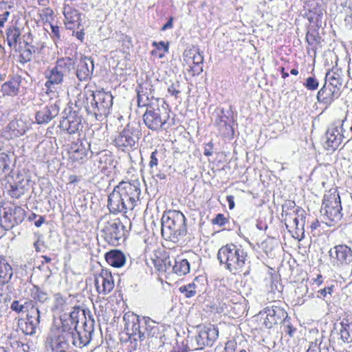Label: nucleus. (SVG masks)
<instances>
[{
    "label": "nucleus",
    "instance_id": "1",
    "mask_svg": "<svg viewBox=\"0 0 352 352\" xmlns=\"http://www.w3.org/2000/svg\"><path fill=\"white\" fill-rule=\"evenodd\" d=\"M186 217L177 210L164 212L161 219V234L162 237L174 243L186 234Z\"/></svg>",
    "mask_w": 352,
    "mask_h": 352
},
{
    "label": "nucleus",
    "instance_id": "2",
    "mask_svg": "<svg viewBox=\"0 0 352 352\" xmlns=\"http://www.w3.org/2000/svg\"><path fill=\"white\" fill-rule=\"evenodd\" d=\"M217 258L221 264L234 274L243 272L245 265L250 263L247 252L241 246L233 243L222 246L218 251Z\"/></svg>",
    "mask_w": 352,
    "mask_h": 352
},
{
    "label": "nucleus",
    "instance_id": "3",
    "mask_svg": "<svg viewBox=\"0 0 352 352\" xmlns=\"http://www.w3.org/2000/svg\"><path fill=\"white\" fill-rule=\"evenodd\" d=\"M74 62L69 57L62 58L57 60L54 67L45 72V78L47 79L45 86L47 91L54 88L55 85H60L65 76H67L74 69Z\"/></svg>",
    "mask_w": 352,
    "mask_h": 352
},
{
    "label": "nucleus",
    "instance_id": "4",
    "mask_svg": "<svg viewBox=\"0 0 352 352\" xmlns=\"http://www.w3.org/2000/svg\"><path fill=\"white\" fill-rule=\"evenodd\" d=\"M340 197L337 193H331L324 196L320 213L325 223L331 226L338 222L342 217Z\"/></svg>",
    "mask_w": 352,
    "mask_h": 352
},
{
    "label": "nucleus",
    "instance_id": "5",
    "mask_svg": "<svg viewBox=\"0 0 352 352\" xmlns=\"http://www.w3.org/2000/svg\"><path fill=\"white\" fill-rule=\"evenodd\" d=\"M102 236L109 244L116 245L119 241L124 238L125 230L119 219H111L109 217H103L100 221Z\"/></svg>",
    "mask_w": 352,
    "mask_h": 352
},
{
    "label": "nucleus",
    "instance_id": "6",
    "mask_svg": "<svg viewBox=\"0 0 352 352\" xmlns=\"http://www.w3.org/2000/svg\"><path fill=\"white\" fill-rule=\"evenodd\" d=\"M116 188L126 202L129 210H132L140 201V182L138 179L130 182L123 181L120 182Z\"/></svg>",
    "mask_w": 352,
    "mask_h": 352
},
{
    "label": "nucleus",
    "instance_id": "7",
    "mask_svg": "<svg viewBox=\"0 0 352 352\" xmlns=\"http://www.w3.org/2000/svg\"><path fill=\"white\" fill-rule=\"evenodd\" d=\"M91 96L92 101L91 105L87 106V111L95 115H105L109 113L113 104V96L110 93L98 90L93 91Z\"/></svg>",
    "mask_w": 352,
    "mask_h": 352
},
{
    "label": "nucleus",
    "instance_id": "8",
    "mask_svg": "<svg viewBox=\"0 0 352 352\" xmlns=\"http://www.w3.org/2000/svg\"><path fill=\"white\" fill-rule=\"evenodd\" d=\"M140 138L138 129L129 124L114 139L115 145L123 151H130L137 145Z\"/></svg>",
    "mask_w": 352,
    "mask_h": 352
},
{
    "label": "nucleus",
    "instance_id": "9",
    "mask_svg": "<svg viewBox=\"0 0 352 352\" xmlns=\"http://www.w3.org/2000/svg\"><path fill=\"white\" fill-rule=\"evenodd\" d=\"M65 329H60L58 326L54 325L50 329L47 338V342L52 351H65L71 342L72 333H67Z\"/></svg>",
    "mask_w": 352,
    "mask_h": 352
},
{
    "label": "nucleus",
    "instance_id": "10",
    "mask_svg": "<svg viewBox=\"0 0 352 352\" xmlns=\"http://www.w3.org/2000/svg\"><path fill=\"white\" fill-rule=\"evenodd\" d=\"M343 120H335L328 127L325 134L324 148L329 151H335L342 142L343 135L340 129H342Z\"/></svg>",
    "mask_w": 352,
    "mask_h": 352
},
{
    "label": "nucleus",
    "instance_id": "11",
    "mask_svg": "<svg viewBox=\"0 0 352 352\" xmlns=\"http://www.w3.org/2000/svg\"><path fill=\"white\" fill-rule=\"evenodd\" d=\"M94 331V321L93 320H85L82 330H76L72 333L71 338L72 344L76 347L82 348L87 346L91 341Z\"/></svg>",
    "mask_w": 352,
    "mask_h": 352
},
{
    "label": "nucleus",
    "instance_id": "12",
    "mask_svg": "<svg viewBox=\"0 0 352 352\" xmlns=\"http://www.w3.org/2000/svg\"><path fill=\"white\" fill-rule=\"evenodd\" d=\"M141 322L138 318H133L131 322L126 323L124 332L126 336V338H121V340L123 342H129V348L131 351L136 350L140 346L139 336H140L141 331Z\"/></svg>",
    "mask_w": 352,
    "mask_h": 352
},
{
    "label": "nucleus",
    "instance_id": "13",
    "mask_svg": "<svg viewBox=\"0 0 352 352\" xmlns=\"http://www.w3.org/2000/svg\"><path fill=\"white\" fill-rule=\"evenodd\" d=\"M329 254L333 265H347L352 263V250L346 245H338L331 248Z\"/></svg>",
    "mask_w": 352,
    "mask_h": 352
},
{
    "label": "nucleus",
    "instance_id": "14",
    "mask_svg": "<svg viewBox=\"0 0 352 352\" xmlns=\"http://www.w3.org/2000/svg\"><path fill=\"white\" fill-rule=\"evenodd\" d=\"M264 312L266 314L264 324L267 329H271L278 323L288 322L287 313L280 306L273 305L271 307H267L265 308Z\"/></svg>",
    "mask_w": 352,
    "mask_h": 352
},
{
    "label": "nucleus",
    "instance_id": "15",
    "mask_svg": "<svg viewBox=\"0 0 352 352\" xmlns=\"http://www.w3.org/2000/svg\"><path fill=\"white\" fill-rule=\"evenodd\" d=\"M285 221L286 228L290 232L292 230H294L297 234L300 232H303L305 224V211L300 208H298L292 212H287Z\"/></svg>",
    "mask_w": 352,
    "mask_h": 352
},
{
    "label": "nucleus",
    "instance_id": "16",
    "mask_svg": "<svg viewBox=\"0 0 352 352\" xmlns=\"http://www.w3.org/2000/svg\"><path fill=\"white\" fill-rule=\"evenodd\" d=\"M95 286L99 294L106 296L114 288V280L111 272L102 269L100 273L95 277Z\"/></svg>",
    "mask_w": 352,
    "mask_h": 352
},
{
    "label": "nucleus",
    "instance_id": "17",
    "mask_svg": "<svg viewBox=\"0 0 352 352\" xmlns=\"http://www.w3.org/2000/svg\"><path fill=\"white\" fill-rule=\"evenodd\" d=\"M59 127L69 134H74L82 128V118L76 111H69L60 121Z\"/></svg>",
    "mask_w": 352,
    "mask_h": 352
},
{
    "label": "nucleus",
    "instance_id": "18",
    "mask_svg": "<svg viewBox=\"0 0 352 352\" xmlns=\"http://www.w3.org/2000/svg\"><path fill=\"white\" fill-rule=\"evenodd\" d=\"M60 107L57 102L54 104L47 105L36 112V122L38 124H47L58 115Z\"/></svg>",
    "mask_w": 352,
    "mask_h": 352
},
{
    "label": "nucleus",
    "instance_id": "19",
    "mask_svg": "<svg viewBox=\"0 0 352 352\" xmlns=\"http://www.w3.org/2000/svg\"><path fill=\"white\" fill-rule=\"evenodd\" d=\"M108 208L112 213L126 212L129 210L126 202L118 192L116 186L108 197Z\"/></svg>",
    "mask_w": 352,
    "mask_h": 352
},
{
    "label": "nucleus",
    "instance_id": "20",
    "mask_svg": "<svg viewBox=\"0 0 352 352\" xmlns=\"http://www.w3.org/2000/svg\"><path fill=\"white\" fill-rule=\"evenodd\" d=\"M94 60L91 58L82 56L77 65V78L80 81L90 79L94 72Z\"/></svg>",
    "mask_w": 352,
    "mask_h": 352
},
{
    "label": "nucleus",
    "instance_id": "21",
    "mask_svg": "<svg viewBox=\"0 0 352 352\" xmlns=\"http://www.w3.org/2000/svg\"><path fill=\"white\" fill-rule=\"evenodd\" d=\"M90 144L87 140H78L72 144L69 151L70 158L74 161H81L87 158Z\"/></svg>",
    "mask_w": 352,
    "mask_h": 352
},
{
    "label": "nucleus",
    "instance_id": "22",
    "mask_svg": "<svg viewBox=\"0 0 352 352\" xmlns=\"http://www.w3.org/2000/svg\"><path fill=\"white\" fill-rule=\"evenodd\" d=\"M219 336V331L215 327H204L196 336L198 346H212Z\"/></svg>",
    "mask_w": 352,
    "mask_h": 352
},
{
    "label": "nucleus",
    "instance_id": "23",
    "mask_svg": "<svg viewBox=\"0 0 352 352\" xmlns=\"http://www.w3.org/2000/svg\"><path fill=\"white\" fill-rule=\"evenodd\" d=\"M340 95V92L338 90V88H333L330 85L324 84L323 87L317 94V99L320 102L331 104Z\"/></svg>",
    "mask_w": 352,
    "mask_h": 352
},
{
    "label": "nucleus",
    "instance_id": "24",
    "mask_svg": "<svg viewBox=\"0 0 352 352\" xmlns=\"http://www.w3.org/2000/svg\"><path fill=\"white\" fill-rule=\"evenodd\" d=\"M65 23L68 29H74L79 25L80 14L78 12L70 6L64 8Z\"/></svg>",
    "mask_w": 352,
    "mask_h": 352
},
{
    "label": "nucleus",
    "instance_id": "25",
    "mask_svg": "<svg viewBox=\"0 0 352 352\" xmlns=\"http://www.w3.org/2000/svg\"><path fill=\"white\" fill-rule=\"evenodd\" d=\"M154 233L152 232L151 236H148L144 239V243L146 244V247L144 249L145 254V262L146 265L150 267V272L153 274V265H154V250H153V239Z\"/></svg>",
    "mask_w": 352,
    "mask_h": 352
},
{
    "label": "nucleus",
    "instance_id": "26",
    "mask_svg": "<svg viewBox=\"0 0 352 352\" xmlns=\"http://www.w3.org/2000/svg\"><path fill=\"white\" fill-rule=\"evenodd\" d=\"M21 84V78L15 76L9 81L6 82L1 86V91L3 95L15 96L18 94Z\"/></svg>",
    "mask_w": 352,
    "mask_h": 352
},
{
    "label": "nucleus",
    "instance_id": "27",
    "mask_svg": "<svg viewBox=\"0 0 352 352\" xmlns=\"http://www.w3.org/2000/svg\"><path fill=\"white\" fill-rule=\"evenodd\" d=\"M107 262L114 267H120L126 261L124 254L120 250H111L105 254Z\"/></svg>",
    "mask_w": 352,
    "mask_h": 352
},
{
    "label": "nucleus",
    "instance_id": "28",
    "mask_svg": "<svg viewBox=\"0 0 352 352\" xmlns=\"http://www.w3.org/2000/svg\"><path fill=\"white\" fill-rule=\"evenodd\" d=\"M340 333L344 342H351L352 341V316H347L344 318L341 322Z\"/></svg>",
    "mask_w": 352,
    "mask_h": 352
},
{
    "label": "nucleus",
    "instance_id": "29",
    "mask_svg": "<svg viewBox=\"0 0 352 352\" xmlns=\"http://www.w3.org/2000/svg\"><path fill=\"white\" fill-rule=\"evenodd\" d=\"M150 162L148 166L146 168L142 170V179L146 186V190L148 192V188H152L154 182V175L152 168L154 166V151H152L150 155Z\"/></svg>",
    "mask_w": 352,
    "mask_h": 352
},
{
    "label": "nucleus",
    "instance_id": "30",
    "mask_svg": "<svg viewBox=\"0 0 352 352\" xmlns=\"http://www.w3.org/2000/svg\"><path fill=\"white\" fill-rule=\"evenodd\" d=\"M141 323V331L139 339L144 340L146 338H153L154 334L153 333L154 320L150 318L143 317L140 320Z\"/></svg>",
    "mask_w": 352,
    "mask_h": 352
},
{
    "label": "nucleus",
    "instance_id": "31",
    "mask_svg": "<svg viewBox=\"0 0 352 352\" xmlns=\"http://www.w3.org/2000/svg\"><path fill=\"white\" fill-rule=\"evenodd\" d=\"M147 102L143 103V106L146 107V110L143 115L144 124L151 129L152 131H154V108L152 105V102L149 101V98L146 96Z\"/></svg>",
    "mask_w": 352,
    "mask_h": 352
},
{
    "label": "nucleus",
    "instance_id": "32",
    "mask_svg": "<svg viewBox=\"0 0 352 352\" xmlns=\"http://www.w3.org/2000/svg\"><path fill=\"white\" fill-rule=\"evenodd\" d=\"M170 272L179 276L186 275L190 272V264L187 259L178 258L174 260V265H171Z\"/></svg>",
    "mask_w": 352,
    "mask_h": 352
},
{
    "label": "nucleus",
    "instance_id": "33",
    "mask_svg": "<svg viewBox=\"0 0 352 352\" xmlns=\"http://www.w3.org/2000/svg\"><path fill=\"white\" fill-rule=\"evenodd\" d=\"M12 269L6 261L0 257V285L9 282L12 276Z\"/></svg>",
    "mask_w": 352,
    "mask_h": 352
},
{
    "label": "nucleus",
    "instance_id": "34",
    "mask_svg": "<svg viewBox=\"0 0 352 352\" xmlns=\"http://www.w3.org/2000/svg\"><path fill=\"white\" fill-rule=\"evenodd\" d=\"M96 161L98 162V168L105 170L113 164V159L111 152L109 151H102L98 153L96 155Z\"/></svg>",
    "mask_w": 352,
    "mask_h": 352
},
{
    "label": "nucleus",
    "instance_id": "35",
    "mask_svg": "<svg viewBox=\"0 0 352 352\" xmlns=\"http://www.w3.org/2000/svg\"><path fill=\"white\" fill-rule=\"evenodd\" d=\"M155 270L160 272H170L171 261L166 254L162 257L155 255Z\"/></svg>",
    "mask_w": 352,
    "mask_h": 352
},
{
    "label": "nucleus",
    "instance_id": "36",
    "mask_svg": "<svg viewBox=\"0 0 352 352\" xmlns=\"http://www.w3.org/2000/svg\"><path fill=\"white\" fill-rule=\"evenodd\" d=\"M12 158L11 156L4 152L0 153V172L9 175L12 172Z\"/></svg>",
    "mask_w": 352,
    "mask_h": 352
},
{
    "label": "nucleus",
    "instance_id": "37",
    "mask_svg": "<svg viewBox=\"0 0 352 352\" xmlns=\"http://www.w3.org/2000/svg\"><path fill=\"white\" fill-rule=\"evenodd\" d=\"M21 32L18 28L13 27L7 30V41L9 47L14 49L16 47Z\"/></svg>",
    "mask_w": 352,
    "mask_h": 352
},
{
    "label": "nucleus",
    "instance_id": "38",
    "mask_svg": "<svg viewBox=\"0 0 352 352\" xmlns=\"http://www.w3.org/2000/svg\"><path fill=\"white\" fill-rule=\"evenodd\" d=\"M184 57L192 59L194 65L202 64L204 61V56L199 52L197 48L186 50L183 54Z\"/></svg>",
    "mask_w": 352,
    "mask_h": 352
},
{
    "label": "nucleus",
    "instance_id": "39",
    "mask_svg": "<svg viewBox=\"0 0 352 352\" xmlns=\"http://www.w3.org/2000/svg\"><path fill=\"white\" fill-rule=\"evenodd\" d=\"M324 84L330 85L333 88H338V90L340 91L342 81L338 74L329 72L326 74Z\"/></svg>",
    "mask_w": 352,
    "mask_h": 352
},
{
    "label": "nucleus",
    "instance_id": "40",
    "mask_svg": "<svg viewBox=\"0 0 352 352\" xmlns=\"http://www.w3.org/2000/svg\"><path fill=\"white\" fill-rule=\"evenodd\" d=\"M39 325L36 324L32 320H28L22 322L20 324V328L22 330V331L26 334L32 336L36 333V331L37 328H38Z\"/></svg>",
    "mask_w": 352,
    "mask_h": 352
},
{
    "label": "nucleus",
    "instance_id": "41",
    "mask_svg": "<svg viewBox=\"0 0 352 352\" xmlns=\"http://www.w3.org/2000/svg\"><path fill=\"white\" fill-rule=\"evenodd\" d=\"M31 296L34 300L42 303L45 302L48 299L47 294L36 285L33 287L31 291Z\"/></svg>",
    "mask_w": 352,
    "mask_h": 352
},
{
    "label": "nucleus",
    "instance_id": "42",
    "mask_svg": "<svg viewBox=\"0 0 352 352\" xmlns=\"http://www.w3.org/2000/svg\"><path fill=\"white\" fill-rule=\"evenodd\" d=\"M60 321L61 326L58 328L64 330L65 329V331H67V333H73L77 330L78 325L73 321L69 322V320L63 316L60 317Z\"/></svg>",
    "mask_w": 352,
    "mask_h": 352
},
{
    "label": "nucleus",
    "instance_id": "43",
    "mask_svg": "<svg viewBox=\"0 0 352 352\" xmlns=\"http://www.w3.org/2000/svg\"><path fill=\"white\" fill-rule=\"evenodd\" d=\"M196 285L195 283H190L186 285L179 287V291L184 294L185 297L191 298L196 294Z\"/></svg>",
    "mask_w": 352,
    "mask_h": 352
},
{
    "label": "nucleus",
    "instance_id": "44",
    "mask_svg": "<svg viewBox=\"0 0 352 352\" xmlns=\"http://www.w3.org/2000/svg\"><path fill=\"white\" fill-rule=\"evenodd\" d=\"M27 320H32L36 324H40L41 322V311L36 307H32L27 314Z\"/></svg>",
    "mask_w": 352,
    "mask_h": 352
},
{
    "label": "nucleus",
    "instance_id": "45",
    "mask_svg": "<svg viewBox=\"0 0 352 352\" xmlns=\"http://www.w3.org/2000/svg\"><path fill=\"white\" fill-rule=\"evenodd\" d=\"M80 312L81 310L79 307H73V310L69 315L64 314L63 316L68 319L69 320V322L73 321V322L78 325Z\"/></svg>",
    "mask_w": 352,
    "mask_h": 352
},
{
    "label": "nucleus",
    "instance_id": "46",
    "mask_svg": "<svg viewBox=\"0 0 352 352\" xmlns=\"http://www.w3.org/2000/svg\"><path fill=\"white\" fill-rule=\"evenodd\" d=\"M25 193V188L21 185L11 186L10 194L11 197L18 199Z\"/></svg>",
    "mask_w": 352,
    "mask_h": 352
},
{
    "label": "nucleus",
    "instance_id": "47",
    "mask_svg": "<svg viewBox=\"0 0 352 352\" xmlns=\"http://www.w3.org/2000/svg\"><path fill=\"white\" fill-rule=\"evenodd\" d=\"M305 87L309 90H316L318 88L319 82L314 76H309L304 83Z\"/></svg>",
    "mask_w": 352,
    "mask_h": 352
},
{
    "label": "nucleus",
    "instance_id": "48",
    "mask_svg": "<svg viewBox=\"0 0 352 352\" xmlns=\"http://www.w3.org/2000/svg\"><path fill=\"white\" fill-rule=\"evenodd\" d=\"M153 209H152V204L151 201H149L147 204V206L146 210H144V219L146 221H151V226L154 223V220H153Z\"/></svg>",
    "mask_w": 352,
    "mask_h": 352
},
{
    "label": "nucleus",
    "instance_id": "49",
    "mask_svg": "<svg viewBox=\"0 0 352 352\" xmlns=\"http://www.w3.org/2000/svg\"><path fill=\"white\" fill-rule=\"evenodd\" d=\"M41 16L43 21L50 23L51 21L53 19L54 12L50 8H46L42 10Z\"/></svg>",
    "mask_w": 352,
    "mask_h": 352
},
{
    "label": "nucleus",
    "instance_id": "50",
    "mask_svg": "<svg viewBox=\"0 0 352 352\" xmlns=\"http://www.w3.org/2000/svg\"><path fill=\"white\" fill-rule=\"evenodd\" d=\"M306 41L309 45H314V43H320V37L317 32H307L306 35Z\"/></svg>",
    "mask_w": 352,
    "mask_h": 352
},
{
    "label": "nucleus",
    "instance_id": "51",
    "mask_svg": "<svg viewBox=\"0 0 352 352\" xmlns=\"http://www.w3.org/2000/svg\"><path fill=\"white\" fill-rule=\"evenodd\" d=\"M168 118V116L166 112L163 114L157 113L155 112V126L160 124L162 127L166 123Z\"/></svg>",
    "mask_w": 352,
    "mask_h": 352
},
{
    "label": "nucleus",
    "instance_id": "52",
    "mask_svg": "<svg viewBox=\"0 0 352 352\" xmlns=\"http://www.w3.org/2000/svg\"><path fill=\"white\" fill-rule=\"evenodd\" d=\"M168 42L160 41L157 43L155 42V56L157 55V51H162L164 52H168Z\"/></svg>",
    "mask_w": 352,
    "mask_h": 352
},
{
    "label": "nucleus",
    "instance_id": "53",
    "mask_svg": "<svg viewBox=\"0 0 352 352\" xmlns=\"http://www.w3.org/2000/svg\"><path fill=\"white\" fill-rule=\"evenodd\" d=\"M212 222L213 224L224 226L228 221L223 214H218L216 217L212 220Z\"/></svg>",
    "mask_w": 352,
    "mask_h": 352
},
{
    "label": "nucleus",
    "instance_id": "54",
    "mask_svg": "<svg viewBox=\"0 0 352 352\" xmlns=\"http://www.w3.org/2000/svg\"><path fill=\"white\" fill-rule=\"evenodd\" d=\"M10 308L16 313L24 311V307L23 304L20 303L19 300H14L10 305Z\"/></svg>",
    "mask_w": 352,
    "mask_h": 352
},
{
    "label": "nucleus",
    "instance_id": "55",
    "mask_svg": "<svg viewBox=\"0 0 352 352\" xmlns=\"http://www.w3.org/2000/svg\"><path fill=\"white\" fill-rule=\"evenodd\" d=\"M284 331L287 333L290 337H293L294 333L296 332V328L293 327L292 324L288 319V322L284 323Z\"/></svg>",
    "mask_w": 352,
    "mask_h": 352
},
{
    "label": "nucleus",
    "instance_id": "56",
    "mask_svg": "<svg viewBox=\"0 0 352 352\" xmlns=\"http://www.w3.org/2000/svg\"><path fill=\"white\" fill-rule=\"evenodd\" d=\"M55 297V306L56 308H60L65 304V300L60 294L54 295Z\"/></svg>",
    "mask_w": 352,
    "mask_h": 352
},
{
    "label": "nucleus",
    "instance_id": "57",
    "mask_svg": "<svg viewBox=\"0 0 352 352\" xmlns=\"http://www.w3.org/2000/svg\"><path fill=\"white\" fill-rule=\"evenodd\" d=\"M213 143L210 142L208 143L204 148V154L206 156H211L212 155Z\"/></svg>",
    "mask_w": 352,
    "mask_h": 352
},
{
    "label": "nucleus",
    "instance_id": "58",
    "mask_svg": "<svg viewBox=\"0 0 352 352\" xmlns=\"http://www.w3.org/2000/svg\"><path fill=\"white\" fill-rule=\"evenodd\" d=\"M144 142L147 148H153V138L150 133L144 137Z\"/></svg>",
    "mask_w": 352,
    "mask_h": 352
},
{
    "label": "nucleus",
    "instance_id": "59",
    "mask_svg": "<svg viewBox=\"0 0 352 352\" xmlns=\"http://www.w3.org/2000/svg\"><path fill=\"white\" fill-rule=\"evenodd\" d=\"M333 286L331 285L330 287H325L324 289H320L318 293L320 294L323 297H326L327 294L331 295L333 291Z\"/></svg>",
    "mask_w": 352,
    "mask_h": 352
},
{
    "label": "nucleus",
    "instance_id": "60",
    "mask_svg": "<svg viewBox=\"0 0 352 352\" xmlns=\"http://www.w3.org/2000/svg\"><path fill=\"white\" fill-rule=\"evenodd\" d=\"M202 64L194 65L192 67H190V71L192 72V75H198L202 72Z\"/></svg>",
    "mask_w": 352,
    "mask_h": 352
},
{
    "label": "nucleus",
    "instance_id": "61",
    "mask_svg": "<svg viewBox=\"0 0 352 352\" xmlns=\"http://www.w3.org/2000/svg\"><path fill=\"white\" fill-rule=\"evenodd\" d=\"M306 352H320V349L316 342H311Z\"/></svg>",
    "mask_w": 352,
    "mask_h": 352
},
{
    "label": "nucleus",
    "instance_id": "62",
    "mask_svg": "<svg viewBox=\"0 0 352 352\" xmlns=\"http://www.w3.org/2000/svg\"><path fill=\"white\" fill-rule=\"evenodd\" d=\"M34 247L37 252H43V242L39 239L34 243Z\"/></svg>",
    "mask_w": 352,
    "mask_h": 352
},
{
    "label": "nucleus",
    "instance_id": "63",
    "mask_svg": "<svg viewBox=\"0 0 352 352\" xmlns=\"http://www.w3.org/2000/svg\"><path fill=\"white\" fill-rule=\"evenodd\" d=\"M168 92L176 97H177V95L180 93V91L177 89L175 85H173L172 86L169 87L168 88Z\"/></svg>",
    "mask_w": 352,
    "mask_h": 352
},
{
    "label": "nucleus",
    "instance_id": "64",
    "mask_svg": "<svg viewBox=\"0 0 352 352\" xmlns=\"http://www.w3.org/2000/svg\"><path fill=\"white\" fill-rule=\"evenodd\" d=\"M23 307H24V309H25L26 311H30L31 309H32V307H35V304L32 301V300H29V301H25L23 304Z\"/></svg>",
    "mask_w": 352,
    "mask_h": 352
}]
</instances>
